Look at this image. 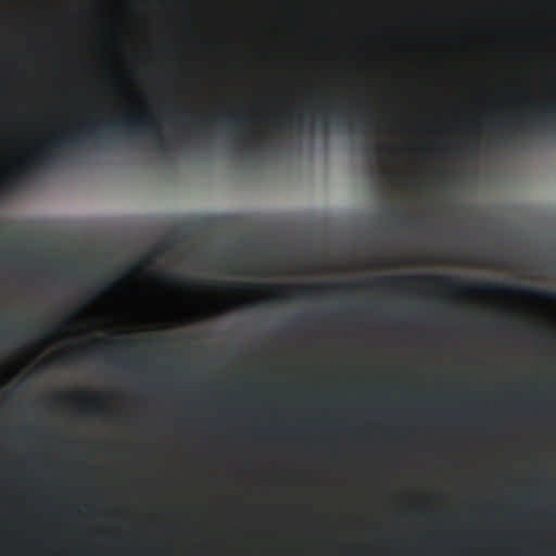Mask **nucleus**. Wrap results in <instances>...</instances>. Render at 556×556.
Wrapping results in <instances>:
<instances>
[{
	"instance_id": "nucleus-10",
	"label": "nucleus",
	"mask_w": 556,
	"mask_h": 556,
	"mask_svg": "<svg viewBox=\"0 0 556 556\" xmlns=\"http://www.w3.org/2000/svg\"><path fill=\"white\" fill-rule=\"evenodd\" d=\"M470 263H475L478 266H483V267L494 266V264L489 262L485 256H470Z\"/></svg>"
},
{
	"instance_id": "nucleus-17",
	"label": "nucleus",
	"mask_w": 556,
	"mask_h": 556,
	"mask_svg": "<svg viewBox=\"0 0 556 556\" xmlns=\"http://www.w3.org/2000/svg\"><path fill=\"white\" fill-rule=\"evenodd\" d=\"M457 154H458V155L460 154V149H459V148H457Z\"/></svg>"
},
{
	"instance_id": "nucleus-13",
	"label": "nucleus",
	"mask_w": 556,
	"mask_h": 556,
	"mask_svg": "<svg viewBox=\"0 0 556 556\" xmlns=\"http://www.w3.org/2000/svg\"><path fill=\"white\" fill-rule=\"evenodd\" d=\"M269 302H270V299H269V298H266V296H264V298H258V299H257V303H258V304H267V303H269Z\"/></svg>"
},
{
	"instance_id": "nucleus-3",
	"label": "nucleus",
	"mask_w": 556,
	"mask_h": 556,
	"mask_svg": "<svg viewBox=\"0 0 556 556\" xmlns=\"http://www.w3.org/2000/svg\"><path fill=\"white\" fill-rule=\"evenodd\" d=\"M315 110L317 114L320 115V121L318 118H312L307 116L306 113H299L296 111L283 114V122L277 124L278 131L283 134L287 131V129L293 127L299 132L305 131L306 127H309L311 131H313L317 127H321L323 129H325L332 123H338L340 125H345L348 123L346 116L342 113L336 117H332L327 113H324L325 110H334V104L328 100L316 103Z\"/></svg>"
},
{
	"instance_id": "nucleus-9",
	"label": "nucleus",
	"mask_w": 556,
	"mask_h": 556,
	"mask_svg": "<svg viewBox=\"0 0 556 556\" xmlns=\"http://www.w3.org/2000/svg\"><path fill=\"white\" fill-rule=\"evenodd\" d=\"M510 124L506 123L504 125H500V131L502 135H505V142L511 143L516 140V136L514 134H505L510 130Z\"/></svg>"
},
{
	"instance_id": "nucleus-11",
	"label": "nucleus",
	"mask_w": 556,
	"mask_h": 556,
	"mask_svg": "<svg viewBox=\"0 0 556 556\" xmlns=\"http://www.w3.org/2000/svg\"><path fill=\"white\" fill-rule=\"evenodd\" d=\"M97 286H98V288H100V291H102V293L110 292L111 290L114 289L113 281L99 282Z\"/></svg>"
},
{
	"instance_id": "nucleus-16",
	"label": "nucleus",
	"mask_w": 556,
	"mask_h": 556,
	"mask_svg": "<svg viewBox=\"0 0 556 556\" xmlns=\"http://www.w3.org/2000/svg\"><path fill=\"white\" fill-rule=\"evenodd\" d=\"M126 344L127 345H134V341H128Z\"/></svg>"
},
{
	"instance_id": "nucleus-2",
	"label": "nucleus",
	"mask_w": 556,
	"mask_h": 556,
	"mask_svg": "<svg viewBox=\"0 0 556 556\" xmlns=\"http://www.w3.org/2000/svg\"><path fill=\"white\" fill-rule=\"evenodd\" d=\"M415 281H426L429 283L448 286L453 288V290L463 294H519L528 299H541L549 303H556L555 290L513 287L509 285L492 282L465 283L463 281H455L448 276H397L378 278L374 280V283L380 288H394L396 286H405Z\"/></svg>"
},
{
	"instance_id": "nucleus-15",
	"label": "nucleus",
	"mask_w": 556,
	"mask_h": 556,
	"mask_svg": "<svg viewBox=\"0 0 556 556\" xmlns=\"http://www.w3.org/2000/svg\"><path fill=\"white\" fill-rule=\"evenodd\" d=\"M88 412H97V413H102L103 410L102 409H98V408H86Z\"/></svg>"
},
{
	"instance_id": "nucleus-14",
	"label": "nucleus",
	"mask_w": 556,
	"mask_h": 556,
	"mask_svg": "<svg viewBox=\"0 0 556 556\" xmlns=\"http://www.w3.org/2000/svg\"><path fill=\"white\" fill-rule=\"evenodd\" d=\"M519 124H521L522 129H525L527 127L525 125V117H519Z\"/></svg>"
},
{
	"instance_id": "nucleus-6",
	"label": "nucleus",
	"mask_w": 556,
	"mask_h": 556,
	"mask_svg": "<svg viewBox=\"0 0 556 556\" xmlns=\"http://www.w3.org/2000/svg\"><path fill=\"white\" fill-rule=\"evenodd\" d=\"M395 153V149L391 146H387L386 143L383 142H376V144L372 148V154H375V156H378V157H381L383 155H392Z\"/></svg>"
},
{
	"instance_id": "nucleus-1",
	"label": "nucleus",
	"mask_w": 556,
	"mask_h": 556,
	"mask_svg": "<svg viewBox=\"0 0 556 556\" xmlns=\"http://www.w3.org/2000/svg\"><path fill=\"white\" fill-rule=\"evenodd\" d=\"M161 122L148 113H125L114 118L89 116L70 129L54 132L41 142L40 147L30 152L31 161H20L22 170L9 178H2L0 188H18L24 185L25 178L33 176L40 166H49L58 160L59 151H71L87 142H99L106 132L121 134L126 137L152 136L157 137L156 148L166 152V142L159 132Z\"/></svg>"
},
{
	"instance_id": "nucleus-7",
	"label": "nucleus",
	"mask_w": 556,
	"mask_h": 556,
	"mask_svg": "<svg viewBox=\"0 0 556 556\" xmlns=\"http://www.w3.org/2000/svg\"><path fill=\"white\" fill-rule=\"evenodd\" d=\"M240 143H241V148L243 150H249L252 144L254 147H261L262 138L252 134V135L247 136L244 139H242Z\"/></svg>"
},
{
	"instance_id": "nucleus-5",
	"label": "nucleus",
	"mask_w": 556,
	"mask_h": 556,
	"mask_svg": "<svg viewBox=\"0 0 556 556\" xmlns=\"http://www.w3.org/2000/svg\"><path fill=\"white\" fill-rule=\"evenodd\" d=\"M364 286L363 281H350V282H334L326 285H313V286H295V285H278L269 287V289L277 291L283 299H293L294 292L303 295L308 293H323L326 290L331 291H353Z\"/></svg>"
},
{
	"instance_id": "nucleus-12",
	"label": "nucleus",
	"mask_w": 556,
	"mask_h": 556,
	"mask_svg": "<svg viewBox=\"0 0 556 556\" xmlns=\"http://www.w3.org/2000/svg\"><path fill=\"white\" fill-rule=\"evenodd\" d=\"M232 287H236V288H240L242 290H249L251 289L252 287H254V285H231Z\"/></svg>"
},
{
	"instance_id": "nucleus-8",
	"label": "nucleus",
	"mask_w": 556,
	"mask_h": 556,
	"mask_svg": "<svg viewBox=\"0 0 556 556\" xmlns=\"http://www.w3.org/2000/svg\"><path fill=\"white\" fill-rule=\"evenodd\" d=\"M356 122L369 129L376 127V121L374 117H369L363 113L356 115Z\"/></svg>"
},
{
	"instance_id": "nucleus-4",
	"label": "nucleus",
	"mask_w": 556,
	"mask_h": 556,
	"mask_svg": "<svg viewBox=\"0 0 556 556\" xmlns=\"http://www.w3.org/2000/svg\"><path fill=\"white\" fill-rule=\"evenodd\" d=\"M179 118L177 121L178 126H182L184 122L182 118H188L191 116V119H193V123L198 127H212V126H219V127H226V128H238L249 123V117L241 114V113H235L231 111L224 112V113H213L211 117L203 118L197 115L191 114L189 111H179Z\"/></svg>"
}]
</instances>
